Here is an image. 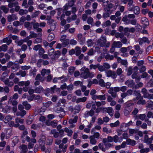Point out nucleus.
Listing matches in <instances>:
<instances>
[{
    "label": "nucleus",
    "instance_id": "8fccbe9b",
    "mask_svg": "<svg viewBox=\"0 0 153 153\" xmlns=\"http://www.w3.org/2000/svg\"><path fill=\"white\" fill-rule=\"evenodd\" d=\"M97 68H98V70L101 72L105 70L103 66L100 65V64H99V65L98 66Z\"/></svg>",
    "mask_w": 153,
    "mask_h": 153
},
{
    "label": "nucleus",
    "instance_id": "f704fd0d",
    "mask_svg": "<svg viewBox=\"0 0 153 153\" xmlns=\"http://www.w3.org/2000/svg\"><path fill=\"white\" fill-rule=\"evenodd\" d=\"M33 121V119L30 117H28V119L26 120V123L27 125H30Z\"/></svg>",
    "mask_w": 153,
    "mask_h": 153
},
{
    "label": "nucleus",
    "instance_id": "aec40b11",
    "mask_svg": "<svg viewBox=\"0 0 153 153\" xmlns=\"http://www.w3.org/2000/svg\"><path fill=\"white\" fill-rule=\"evenodd\" d=\"M0 9L2 10L5 13H7L9 10V9L4 5L1 6L0 7Z\"/></svg>",
    "mask_w": 153,
    "mask_h": 153
},
{
    "label": "nucleus",
    "instance_id": "9b49d317",
    "mask_svg": "<svg viewBox=\"0 0 153 153\" xmlns=\"http://www.w3.org/2000/svg\"><path fill=\"white\" fill-rule=\"evenodd\" d=\"M87 113L85 114V116L88 117L89 116L92 117L94 114V111L92 109H91L89 111H87Z\"/></svg>",
    "mask_w": 153,
    "mask_h": 153
},
{
    "label": "nucleus",
    "instance_id": "bf43d9fd",
    "mask_svg": "<svg viewBox=\"0 0 153 153\" xmlns=\"http://www.w3.org/2000/svg\"><path fill=\"white\" fill-rule=\"evenodd\" d=\"M146 115L145 114H140L139 115V118L142 120H143L145 118Z\"/></svg>",
    "mask_w": 153,
    "mask_h": 153
},
{
    "label": "nucleus",
    "instance_id": "e433bc0d",
    "mask_svg": "<svg viewBox=\"0 0 153 153\" xmlns=\"http://www.w3.org/2000/svg\"><path fill=\"white\" fill-rule=\"evenodd\" d=\"M14 65L12 67L13 69L17 70L19 68V63H14Z\"/></svg>",
    "mask_w": 153,
    "mask_h": 153
},
{
    "label": "nucleus",
    "instance_id": "49530a36",
    "mask_svg": "<svg viewBox=\"0 0 153 153\" xmlns=\"http://www.w3.org/2000/svg\"><path fill=\"white\" fill-rule=\"evenodd\" d=\"M142 39L143 40L142 41H143L144 42H146L148 44L150 43V42L147 37H143Z\"/></svg>",
    "mask_w": 153,
    "mask_h": 153
},
{
    "label": "nucleus",
    "instance_id": "423d86ee",
    "mask_svg": "<svg viewBox=\"0 0 153 153\" xmlns=\"http://www.w3.org/2000/svg\"><path fill=\"white\" fill-rule=\"evenodd\" d=\"M122 46L121 42L120 41L114 42L112 45V47L119 48H121Z\"/></svg>",
    "mask_w": 153,
    "mask_h": 153
},
{
    "label": "nucleus",
    "instance_id": "5701e85b",
    "mask_svg": "<svg viewBox=\"0 0 153 153\" xmlns=\"http://www.w3.org/2000/svg\"><path fill=\"white\" fill-rule=\"evenodd\" d=\"M146 103V101L143 100V98L140 99L137 101V104L138 105H144Z\"/></svg>",
    "mask_w": 153,
    "mask_h": 153
},
{
    "label": "nucleus",
    "instance_id": "7c9ffc66",
    "mask_svg": "<svg viewBox=\"0 0 153 153\" xmlns=\"http://www.w3.org/2000/svg\"><path fill=\"white\" fill-rule=\"evenodd\" d=\"M99 65V63L97 64L96 65H93L92 64H91L90 65V69H96L97 68L98 66Z\"/></svg>",
    "mask_w": 153,
    "mask_h": 153
},
{
    "label": "nucleus",
    "instance_id": "de8ad7c7",
    "mask_svg": "<svg viewBox=\"0 0 153 153\" xmlns=\"http://www.w3.org/2000/svg\"><path fill=\"white\" fill-rule=\"evenodd\" d=\"M68 3H66L63 7V13L65 12V11H66L68 9Z\"/></svg>",
    "mask_w": 153,
    "mask_h": 153
},
{
    "label": "nucleus",
    "instance_id": "a18cd8bd",
    "mask_svg": "<svg viewBox=\"0 0 153 153\" xmlns=\"http://www.w3.org/2000/svg\"><path fill=\"white\" fill-rule=\"evenodd\" d=\"M113 71L111 70H109L106 72V75L107 77H111L112 76V74Z\"/></svg>",
    "mask_w": 153,
    "mask_h": 153
},
{
    "label": "nucleus",
    "instance_id": "6e6552de",
    "mask_svg": "<svg viewBox=\"0 0 153 153\" xmlns=\"http://www.w3.org/2000/svg\"><path fill=\"white\" fill-rule=\"evenodd\" d=\"M22 104L25 107V108L27 110H29L31 108V105L27 101L23 102Z\"/></svg>",
    "mask_w": 153,
    "mask_h": 153
},
{
    "label": "nucleus",
    "instance_id": "338daca9",
    "mask_svg": "<svg viewBox=\"0 0 153 153\" xmlns=\"http://www.w3.org/2000/svg\"><path fill=\"white\" fill-rule=\"evenodd\" d=\"M148 59L150 63L153 64V57L149 56Z\"/></svg>",
    "mask_w": 153,
    "mask_h": 153
},
{
    "label": "nucleus",
    "instance_id": "0eeeda50",
    "mask_svg": "<svg viewBox=\"0 0 153 153\" xmlns=\"http://www.w3.org/2000/svg\"><path fill=\"white\" fill-rule=\"evenodd\" d=\"M127 144L134 146L136 144V142L134 140H131L130 138L127 139L126 140Z\"/></svg>",
    "mask_w": 153,
    "mask_h": 153
},
{
    "label": "nucleus",
    "instance_id": "6e6d98bb",
    "mask_svg": "<svg viewBox=\"0 0 153 153\" xmlns=\"http://www.w3.org/2000/svg\"><path fill=\"white\" fill-rule=\"evenodd\" d=\"M93 19L92 17H89L87 19V22L89 25H91L93 22Z\"/></svg>",
    "mask_w": 153,
    "mask_h": 153
},
{
    "label": "nucleus",
    "instance_id": "c03bdc74",
    "mask_svg": "<svg viewBox=\"0 0 153 153\" xmlns=\"http://www.w3.org/2000/svg\"><path fill=\"white\" fill-rule=\"evenodd\" d=\"M67 89L68 91H72L74 88V85L72 84H71L67 87Z\"/></svg>",
    "mask_w": 153,
    "mask_h": 153
},
{
    "label": "nucleus",
    "instance_id": "6ab92c4d",
    "mask_svg": "<svg viewBox=\"0 0 153 153\" xmlns=\"http://www.w3.org/2000/svg\"><path fill=\"white\" fill-rule=\"evenodd\" d=\"M142 20L143 22H144L145 23L144 25L146 26H148L149 25V22L148 19L146 17H144L142 18Z\"/></svg>",
    "mask_w": 153,
    "mask_h": 153
},
{
    "label": "nucleus",
    "instance_id": "79ce46f5",
    "mask_svg": "<svg viewBox=\"0 0 153 153\" xmlns=\"http://www.w3.org/2000/svg\"><path fill=\"white\" fill-rule=\"evenodd\" d=\"M77 42L74 39H72L69 41V43L72 45H75L76 44Z\"/></svg>",
    "mask_w": 153,
    "mask_h": 153
},
{
    "label": "nucleus",
    "instance_id": "473e14b6",
    "mask_svg": "<svg viewBox=\"0 0 153 153\" xmlns=\"http://www.w3.org/2000/svg\"><path fill=\"white\" fill-rule=\"evenodd\" d=\"M90 138L91 143L93 145H95L97 142L96 140L94 138H93V136H91Z\"/></svg>",
    "mask_w": 153,
    "mask_h": 153
},
{
    "label": "nucleus",
    "instance_id": "774afa93",
    "mask_svg": "<svg viewBox=\"0 0 153 153\" xmlns=\"http://www.w3.org/2000/svg\"><path fill=\"white\" fill-rule=\"evenodd\" d=\"M75 53V50L73 49H72L71 50H70L69 51V53L70 55H72L74 54Z\"/></svg>",
    "mask_w": 153,
    "mask_h": 153
},
{
    "label": "nucleus",
    "instance_id": "052dcab7",
    "mask_svg": "<svg viewBox=\"0 0 153 153\" xmlns=\"http://www.w3.org/2000/svg\"><path fill=\"white\" fill-rule=\"evenodd\" d=\"M93 42V41L91 39H88L87 41L88 46L89 47L91 46Z\"/></svg>",
    "mask_w": 153,
    "mask_h": 153
},
{
    "label": "nucleus",
    "instance_id": "2eb2a0df",
    "mask_svg": "<svg viewBox=\"0 0 153 153\" xmlns=\"http://www.w3.org/2000/svg\"><path fill=\"white\" fill-rule=\"evenodd\" d=\"M76 51L75 54L76 56H79L81 52V51L80 47L76 46L75 48Z\"/></svg>",
    "mask_w": 153,
    "mask_h": 153
},
{
    "label": "nucleus",
    "instance_id": "c85d7f7f",
    "mask_svg": "<svg viewBox=\"0 0 153 153\" xmlns=\"http://www.w3.org/2000/svg\"><path fill=\"white\" fill-rule=\"evenodd\" d=\"M123 36L124 35L122 33H117L115 35V36L117 38H122Z\"/></svg>",
    "mask_w": 153,
    "mask_h": 153
},
{
    "label": "nucleus",
    "instance_id": "7ed1b4c3",
    "mask_svg": "<svg viewBox=\"0 0 153 153\" xmlns=\"http://www.w3.org/2000/svg\"><path fill=\"white\" fill-rule=\"evenodd\" d=\"M39 146L40 147V149L42 152L44 151L45 150V142L42 139H40L39 140Z\"/></svg>",
    "mask_w": 153,
    "mask_h": 153
},
{
    "label": "nucleus",
    "instance_id": "13d9d810",
    "mask_svg": "<svg viewBox=\"0 0 153 153\" xmlns=\"http://www.w3.org/2000/svg\"><path fill=\"white\" fill-rule=\"evenodd\" d=\"M110 14L108 12H104L103 14V17L104 19H106L109 16Z\"/></svg>",
    "mask_w": 153,
    "mask_h": 153
},
{
    "label": "nucleus",
    "instance_id": "e2e57ef3",
    "mask_svg": "<svg viewBox=\"0 0 153 153\" xmlns=\"http://www.w3.org/2000/svg\"><path fill=\"white\" fill-rule=\"evenodd\" d=\"M59 131V134H60V137H62L64 136V131L63 130V129H60Z\"/></svg>",
    "mask_w": 153,
    "mask_h": 153
},
{
    "label": "nucleus",
    "instance_id": "2f4dec72",
    "mask_svg": "<svg viewBox=\"0 0 153 153\" xmlns=\"http://www.w3.org/2000/svg\"><path fill=\"white\" fill-rule=\"evenodd\" d=\"M102 39H103L102 41V43H101V45H100V47H103L105 46V43L106 42V38H105L104 37H102Z\"/></svg>",
    "mask_w": 153,
    "mask_h": 153
},
{
    "label": "nucleus",
    "instance_id": "393cba45",
    "mask_svg": "<svg viewBox=\"0 0 153 153\" xmlns=\"http://www.w3.org/2000/svg\"><path fill=\"white\" fill-rule=\"evenodd\" d=\"M97 97V99L100 100H105L106 99L105 94L98 95Z\"/></svg>",
    "mask_w": 153,
    "mask_h": 153
},
{
    "label": "nucleus",
    "instance_id": "c756f323",
    "mask_svg": "<svg viewBox=\"0 0 153 153\" xmlns=\"http://www.w3.org/2000/svg\"><path fill=\"white\" fill-rule=\"evenodd\" d=\"M30 34L29 36L31 38H35L37 37V34L34 33L33 31H30Z\"/></svg>",
    "mask_w": 153,
    "mask_h": 153
},
{
    "label": "nucleus",
    "instance_id": "dca6fc26",
    "mask_svg": "<svg viewBox=\"0 0 153 153\" xmlns=\"http://www.w3.org/2000/svg\"><path fill=\"white\" fill-rule=\"evenodd\" d=\"M120 124V122L119 120L116 121L114 123H112L110 124V127L111 128H113L117 127L119 126Z\"/></svg>",
    "mask_w": 153,
    "mask_h": 153
},
{
    "label": "nucleus",
    "instance_id": "864d4df0",
    "mask_svg": "<svg viewBox=\"0 0 153 153\" xmlns=\"http://www.w3.org/2000/svg\"><path fill=\"white\" fill-rule=\"evenodd\" d=\"M103 66L104 68L107 69L110 68V65L107 62L104 63L103 64Z\"/></svg>",
    "mask_w": 153,
    "mask_h": 153
},
{
    "label": "nucleus",
    "instance_id": "f03ea898",
    "mask_svg": "<svg viewBox=\"0 0 153 153\" xmlns=\"http://www.w3.org/2000/svg\"><path fill=\"white\" fill-rule=\"evenodd\" d=\"M125 84L127 85L128 87L134 88L135 83L133 80L128 79L125 82Z\"/></svg>",
    "mask_w": 153,
    "mask_h": 153
},
{
    "label": "nucleus",
    "instance_id": "ddd939ff",
    "mask_svg": "<svg viewBox=\"0 0 153 153\" xmlns=\"http://www.w3.org/2000/svg\"><path fill=\"white\" fill-rule=\"evenodd\" d=\"M10 110V107L8 105H6L4 108H3L2 109V111L5 113L9 112Z\"/></svg>",
    "mask_w": 153,
    "mask_h": 153
},
{
    "label": "nucleus",
    "instance_id": "cd10ccee",
    "mask_svg": "<svg viewBox=\"0 0 153 153\" xmlns=\"http://www.w3.org/2000/svg\"><path fill=\"white\" fill-rule=\"evenodd\" d=\"M133 72V69L132 67L131 66H129L128 68L127 71V75L129 76L131 75Z\"/></svg>",
    "mask_w": 153,
    "mask_h": 153
},
{
    "label": "nucleus",
    "instance_id": "412c9836",
    "mask_svg": "<svg viewBox=\"0 0 153 153\" xmlns=\"http://www.w3.org/2000/svg\"><path fill=\"white\" fill-rule=\"evenodd\" d=\"M99 85L102 87H104L105 86V83L103 79H100L99 80Z\"/></svg>",
    "mask_w": 153,
    "mask_h": 153
},
{
    "label": "nucleus",
    "instance_id": "bb28decb",
    "mask_svg": "<svg viewBox=\"0 0 153 153\" xmlns=\"http://www.w3.org/2000/svg\"><path fill=\"white\" fill-rule=\"evenodd\" d=\"M45 51L44 49L42 47L40 48L39 51V57H41L42 55L43 54Z\"/></svg>",
    "mask_w": 153,
    "mask_h": 153
},
{
    "label": "nucleus",
    "instance_id": "ea45409f",
    "mask_svg": "<svg viewBox=\"0 0 153 153\" xmlns=\"http://www.w3.org/2000/svg\"><path fill=\"white\" fill-rule=\"evenodd\" d=\"M56 85H54L53 87H51L50 89V93L51 94H53L54 93V91L56 88Z\"/></svg>",
    "mask_w": 153,
    "mask_h": 153
},
{
    "label": "nucleus",
    "instance_id": "4d7b16f0",
    "mask_svg": "<svg viewBox=\"0 0 153 153\" xmlns=\"http://www.w3.org/2000/svg\"><path fill=\"white\" fill-rule=\"evenodd\" d=\"M122 72V69L121 68H118L117 70V74L118 75H120Z\"/></svg>",
    "mask_w": 153,
    "mask_h": 153
},
{
    "label": "nucleus",
    "instance_id": "a211bd4d",
    "mask_svg": "<svg viewBox=\"0 0 153 153\" xmlns=\"http://www.w3.org/2000/svg\"><path fill=\"white\" fill-rule=\"evenodd\" d=\"M143 83L142 82H140L137 83V84H136V85H135V84H134V88L137 89L138 88H139L143 87Z\"/></svg>",
    "mask_w": 153,
    "mask_h": 153
},
{
    "label": "nucleus",
    "instance_id": "5fc2aeb1",
    "mask_svg": "<svg viewBox=\"0 0 153 153\" xmlns=\"http://www.w3.org/2000/svg\"><path fill=\"white\" fill-rule=\"evenodd\" d=\"M113 109L111 107H108L107 108L106 112L109 114L112 113Z\"/></svg>",
    "mask_w": 153,
    "mask_h": 153
},
{
    "label": "nucleus",
    "instance_id": "680f3d73",
    "mask_svg": "<svg viewBox=\"0 0 153 153\" xmlns=\"http://www.w3.org/2000/svg\"><path fill=\"white\" fill-rule=\"evenodd\" d=\"M27 134L28 132L27 131V129H25L24 130H23L22 134L21 136L22 138H23V137L25 136V135Z\"/></svg>",
    "mask_w": 153,
    "mask_h": 153
},
{
    "label": "nucleus",
    "instance_id": "20e7f679",
    "mask_svg": "<svg viewBox=\"0 0 153 153\" xmlns=\"http://www.w3.org/2000/svg\"><path fill=\"white\" fill-rule=\"evenodd\" d=\"M47 23L48 25H50L51 28H52L53 27V30L55 28H56V22L53 19H51L50 21H47Z\"/></svg>",
    "mask_w": 153,
    "mask_h": 153
},
{
    "label": "nucleus",
    "instance_id": "f3484780",
    "mask_svg": "<svg viewBox=\"0 0 153 153\" xmlns=\"http://www.w3.org/2000/svg\"><path fill=\"white\" fill-rule=\"evenodd\" d=\"M69 44V40L68 39H66L65 40L63 41L62 45L63 47H65Z\"/></svg>",
    "mask_w": 153,
    "mask_h": 153
},
{
    "label": "nucleus",
    "instance_id": "603ef678",
    "mask_svg": "<svg viewBox=\"0 0 153 153\" xmlns=\"http://www.w3.org/2000/svg\"><path fill=\"white\" fill-rule=\"evenodd\" d=\"M30 68V66H27V65H24V66H22L21 67V68L22 70H27L29 69Z\"/></svg>",
    "mask_w": 153,
    "mask_h": 153
},
{
    "label": "nucleus",
    "instance_id": "f257e3e1",
    "mask_svg": "<svg viewBox=\"0 0 153 153\" xmlns=\"http://www.w3.org/2000/svg\"><path fill=\"white\" fill-rule=\"evenodd\" d=\"M91 73L90 72L89 69L86 68V70H85L84 72L81 73L80 76L81 78L86 79L89 77H93V76H91Z\"/></svg>",
    "mask_w": 153,
    "mask_h": 153
},
{
    "label": "nucleus",
    "instance_id": "3c124183",
    "mask_svg": "<svg viewBox=\"0 0 153 153\" xmlns=\"http://www.w3.org/2000/svg\"><path fill=\"white\" fill-rule=\"evenodd\" d=\"M146 70V68L145 66L142 65L139 70L140 72L142 73L143 72Z\"/></svg>",
    "mask_w": 153,
    "mask_h": 153
},
{
    "label": "nucleus",
    "instance_id": "72a5a7b5",
    "mask_svg": "<svg viewBox=\"0 0 153 153\" xmlns=\"http://www.w3.org/2000/svg\"><path fill=\"white\" fill-rule=\"evenodd\" d=\"M43 60L40 59L38 60L36 63L37 66L39 68H40L41 67L42 65L41 63L42 62Z\"/></svg>",
    "mask_w": 153,
    "mask_h": 153
},
{
    "label": "nucleus",
    "instance_id": "9d476101",
    "mask_svg": "<svg viewBox=\"0 0 153 153\" xmlns=\"http://www.w3.org/2000/svg\"><path fill=\"white\" fill-rule=\"evenodd\" d=\"M35 93H36L40 94L42 92H43L44 88L41 85H39L38 87L35 88Z\"/></svg>",
    "mask_w": 153,
    "mask_h": 153
},
{
    "label": "nucleus",
    "instance_id": "f8f14e48",
    "mask_svg": "<svg viewBox=\"0 0 153 153\" xmlns=\"http://www.w3.org/2000/svg\"><path fill=\"white\" fill-rule=\"evenodd\" d=\"M21 149H22L21 153H26L28 151L27 146L25 144H22V145Z\"/></svg>",
    "mask_w": 153,
    "mask_h": 153
},
{
    "label": "nucleus",
    "instance_id": "69168bd1",
    "mask_svg": "<svg viewBox=\"0 0 153 153\" xmlns=\"http://www.w3.org/2000/svg\"><path fill=\"white\" fill-rule=\"evenodd\" d=\"M100 136V135L99 133L98 132H94V134L93 136H93V137H94V138H98Z\"/></svg>",
    "mask_w": 153,
    "mask_h": 153
},
{
    "label": "nucleus",
    "instance_id": "09e8293b",
    "mask_svg": "<svg viewBox=\"0 0 153 153\" xmlns=\"http://www.w3.org/2000/svg\"><path fill=\"white\" fill-rule=\"evenodd\" d=\"M149 10L148 9H143L141 10V13L142 14L145 15L149 12Z\"/></svg>",
    "mask_w": 153,
    "mask_h": 153
},
{
    "label": "nucleus",
    "instance_id": "4c0bfd02",
    "mask_svg": "<svg viewBox=\"0 0 153 153\" xmlns=\"http://www.w3.org/2000/svg\"><path fill=\"white\" fill-rule=\"evenodd\" d=\"M41 47V45L40 44H38L36 45H35L33 48V49L34 50H35L36 51H37L38 50H39L40 48Z\"/></svg>",
    "mask_w": 153,
    "mask_h": 153
},
{
    "label": "nucleus",
    "instance_id": "a878e982",
    "mask_svg": "<svg viewBox=\"0 0 153 153\" xmlns=\"http://www.w3.org/2000/svg\"><path fill=\"white\" fill-rule=\"evenodd\" d=\"M51 35L50 34L48 37V40L49 42H51L52 41L54 38V34H51Z\"/></svg>",
    "mask_w": 153,
    "mask_h": 153
},
{
    "label": "nucleus",
    "instance_id": "0e129e2a",
    "mask_svg": "<svg viewBox=\"0 0 153 153\" xmlns=\"http://www.w3.org/2000/svg\"><path fill=\"white\" fill-rule=\"evenodd\" d=\"M43 92L45 94V95H47L48 94L50 93V89L49 88H47L45 90L44 89Z\"/></svg>",
    "mask_w": 153,
    "mask_h": 153
},
{
    "label": "nucleus",
    "instance_id": "37998d69",
    "mask_svg": "<svg viewBox=\"0 0 153 153\" xmlns=\"http://www.w3.org/2000/svg\"><path fill=\"white\" fill-rule=\"evenodd\" d=\"M13 25L14 26L17 27L22 25V24H21L19 21H16L13 22Z\"/></svg>",
    "mask_w": 153,
    "mask_h": 153
},
{
    "label": "nucleus",
    "instance_id": "4be33fe9",
    "mask_svg": "<svg viewBox=\"0 0 153 153\" xmlns=\"http://www.w3.org/2000/svg\"><path fill=\"white\" fill-rule=\"evenodd\" d=\"M12 119V118L10 115H7L4 119V122L5 123H7L10 121Z\"/></svg>",
    "mask_w": 153,
    "mask_h": 153
},
{
    "label": "nucleus",
    "instance_id": "4468645a",
    "mask_svg": "<svg viewBox=\"0 0 153 153\" xmlns=\"http://www.w3.org/2000/svg\"><path fill=\"white\" fill-rule=\"evenodd\" d=\"M133 12L136 15L139 14L140 13V8L138 6H134Z\"/></svg>",
    "mask_w": 153,
    "mask_h": 153
},
{
    "label": "nucleus",
    "instance_id": "c9c22d12",
    "mask_svg": "<svg viewBox=\"0 0 153 153\" xmlns=\"http://www.w3.org/2000/svg\"><path fill=\"white\" fill-rule=\"evenodd\" d=\"M39 11H37L33 13L31 15V17L32 18L36 17L39 14Z\"/></svg>",
    "mask_w": 153,
    "mask_h": 153
},
{
    "label": "nucleus",
    "instance_id": "a19ab883",
    "mask_svg": "<svg viewBox=\"0 0 153 153\" xmlns=\"http://www.w3.org/2000/svg\"><path fill=\"white\" fill-rule=\"evenodd\" d=\"M80 85V86H81L82 85V82H81L79 81H76L74 83V85L75 86H77Z\"/></svg>",
    "mask_w": 153,
    "mask_h": 153
},
{
    "label": "nucleus",
    "instance_id": "1a4fd4ad",
    "mask_svg": "<svg viewBox=\"0 0 153 153\" xmlns=\"http://www.w3.org/2000/svg\"><path fill=\"white\" fill-rule=\"evenodd\" d=\"M145 142L147 144H151L152 143V140L149 137V136L147 135H146L144 137Z\"/></svg>",
    "mask_w": 153,
    "mask_h": 153
},
{
    "label": "nucleus",
    "instance_id": "58836bf2",
    "mask_svg": "<svg viewBox=\"0 0 153 153\" xmlns=\"http://www.w3.org/2000/svg\"><path fill=\"white\" fill-rule=\"evenodd\" d=\"M120 129H127V126L126 123H122L120 125Z\"/></svg>",
    "mask_w": 153,
    "mask_h": 153
},
{
    "label": "nucleus",
    "instance_id": "39448f33",
    "mask_svg": "<svg viewBox=\"0 0 153 153\" xmlns=\"http://www.w3.org/2000/svg\"><path fill=\"white\" fill-rule=\"evenodd\" d=\"M56 111H57L63 112V115H62L61 114L59 115V117H62L65 114V111L64 110L63 108L61 106V105H58L57 106Z\"/></svg>",
    "mask_w": 153,
    "mask_h": 153
},
{
    "label": "nucleus",
    "instance_id": "b1692460",
    "mask_svg": "<svg viewBox=\"0 0 153 153\" xmlns=\"http://www.w3.org/2000/svg\"><path fill=\"white\" fill-rule=\"evenodd\" d=\"M76 0H71L68 1V5L69 7H72V6L74 5L75 2Z\"/></svg>",
    "mask_w": 153,
    "mask_h": 153
}]
</instances>
